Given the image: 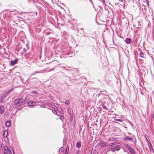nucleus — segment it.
<instances>
[{"label": "nucleus", "mask_w": 154, "mask_h": 154, "mask_svg": "<svg viewBox=\"0 0 154 154\" xmlns=\"http://www.w3.org/2000/svg\"><path fill=\"white\" fill-rule=\"evenodd\" d=\"M11 152V150L9 149L8 150H4V154H9Z\"/></svg>", "instance_id": "nucleus-11"}, {"label": "nucleus", "mask_w": 154, "mask_h": 154, "mask_svg": "<svg viewBox=\"0 0 154 154\" xmlns=\"http://www.w3.org/2000/svg\"><path fill=\"white\" fill-rule=\"evenodd\" d=\"M120 2H123L124 0H119Z\"/></svg>", "instance_id": "nucleus-32"}, {"label": "nucleus", "mask_w": 154, "mask_h": 154, "mask_svg": "<svg viewBox=\"0 0 154 154\" xmlns=\"http://www.w3.org/2000/svg\"><path fill=\"white\" fill-rule=\"evenodd\" d=\"M91 154H92V151H91Z\"/></svg>", "instance_id": "nucleus-37"}, {"label": "nucleus", "mask_w": 154, "mask_h": 154, "mask_svg": "<svg viewBox=\"0 0 154 154\" xmlns=\"http://www.w3.org/2000/svg\"><path fill=\"white\" fill-rule=\"evenodd\" d=\"M60 118L62 120V119H64V117L63 116H61L60 117Z\"/></svg>", "instance_id": "nucleus-29"}, {"label": "nucleus", "mask_w": 154, "mask_h": 154, "mask_svg": "<svg viewBox=\"0 0 154 154\" xmlns=\"http://www.w3.org/2000/svg\"><path fill=\"white\" fill-rule=\"evenodd\" d=\"M115 120L116 121H119L121 122H122L123 121V119H116Z\"/></svg>", "instance_id": "nucleus-21"}, {"label": "nucleus", "mask_w": 154, "mask_h": 154, "mask_svg": "<svg viewBox=\"0 0 154 154\" xmlns=\"http://www.w3.org/2000/svg\"><path fill=\"white\" fill-rule=\"evenodd\" d=\"M24 102V100L22 98H19L16 99L14 101V104L17 105V104L23 103Z\"/></svg>", "instance_id": "nucleus-2"}, {"label": "nucleus", "mask_w": 154, "mask_h": 154, "mask_svg": "<svg viewBox=\"0 0 154 154\" xmlns=\"http://www.w3.org/2000/svg\"><path fill=\"white\" fill-rule=\"evenodd\" d=\"M52 111L55 114H57V111L54 109H52Z\"/></svg>", "instance_id": "nucleus-23"}, {"label": "nucleus", "mask_w": 154, "mask_h": 154, "mask_svg": "<svg viewBox=\"0 0 154 154\" xmlns=\"http://www.w3.org/2000/svg\"><path fill=\"white\" fill-rule=\"evenodd\" d=\"M144 55V54L143 53H142V52H140V57H143Z\"/></svg>", "instance_id": "nucleus-18"}, {"label": "nucleus", "mask_w": 154, "mask_h": 154, "mask_svg": "<svg viewBox=\"0 0 154 154\" xmlns=\"http://www.w3.org/2000/svg\"><path fill=\"white\" fill-rule=\"evenodd\" d=\"M128 150L132 154H135L134 149H133L131 147L130 148H129Z\"/></svg>", "instance_id": "nucleus-10"}, {"label": "nucleus", "mask_w": 154, "mask_h": 154, "mask_svg": "<svg viewBox=\"0 0 154 154\" xmlns=\"http://www.w3.org/2000/svg\"><path fill=\"white\" fill-rule=\"evenodd\" d=\"M115 149L116 150L118 151L120 149V147L119 146H117L116 147Z\"/></svg>", "instance_id": "nucleus-22"}, {"label": "nucleus", "mask_w": 154, "mask_h": 154, "mask_svg": "<svg viewBox=\"0 0 154 154\" xmlns=\"http://www.w3.org/2000/svg\"><path fill=\"white\" fill-rule=\"evenodd\" d=\"M13 150V152H12L11 151V152H10V154H14V150L13 149H12Z\"/></svg>", "instance_id": "nucleus-30"}, {"label": "nucleus", "mask_w": 154, "mask_h": 154, "mask_svg": "<svg viewBox=\"0 0 154 154\" xmlns=\"http://www.w3.org/2000/svg\"><path fill=\"white\" fill-rule=\"evenodd\" d=\"M4 149H5V150L9 149H8V147L7 146H4Z\"/></svg>", "instance_id": "nucleus-25"}, {"label": "nucleus", "mask_w": 154, "mask_h": 154, "mask_svg": "<svg viewBox=\"0 0 154 154\" xmlns=\"http://www.w3.org/2000/svg\"><path fill=\"white\" fill-rule=\"evenodd\" d=\"M79 151H79H79H77V154H78L79 153Z\"/></svg>", "instance_id": "nucleus-35"}, {"label": "nucleus", "mask_w": 154, "mask_h": 154, "mask_svg": "<svg viewBox=\"0 0 154 154\" xmlns=\"http://www.w3.org/2000/svg\"><path fill=\"white\" fill-rule=\"evenodd\" d=\"M8 133V131L7 130H5L3 133V136L4 137L6 138Z\"/></svg>", "instance_id": "nucleus-12"}, {"label": "nucleus", "mask_w": 154, "mask_h": 154, "mask_svg": "<svg viewBox=\"0 0 154 154\" xmlns=\"http://www.w3.org/2000/svg\"><path fill=\"white\" fill-rule=\"evenodd\" d=\"M5 125L7 127H9L11 125V121L8 120L5 123Z\"/></svg>", "instance_id": "nucleus-13"}, {"label": "nucleus", "mask_w": 154, "mask_h": 154, "mask_svg": "<svg viewBox=\"0 0 154 154\" xmlns=\"http://www.w3.org/2000/svg\"><path fill=\"white\" fill-rule=\"evenodd\" d=\"M2 149V143L0 142V151Z\"/></svg>", "instance_id": "nucleus-26"}, {"label": "nucleus", "mask_w": 154, "mask_h": 154, "mask_svg": "<svg viewBox=\"0 0 154 154\" xmlns=\"http://www.w3.org/2000/svg\"><path fill=\"white\" fill-rule=\"evenodd\" d=\"M125 146L126 148H127L128 149H129V148H130L131 147L128 144H126L125 145Z\"/></svg>", "instance_id": "nucleus-20"}, {"label": "nucleus", "mask_w": 154, "mask_h": 154, "mask_svg": "<svg viewBox=\"0 0 154 154\" xmlns=\"http://www.w3.org/2000/svg\"><path fill=\"white\" fill-rule=\"evenodd\" d=\"M125 42L128 44H130L131 42V39L129 38H127L125 39Z\"/></svg>", "instance_id": "nucleus-5"}, {"label": "nucleus", "mask_w": 154, "mask_h": 154, "mask_svg": "<svg viewBox=\"0 0 154 154\" xmlns=\"http://www.w3.org/2000/svg\"><path fill=\"white\" fill-rule=\"evenodd\" d=\"M102 0V1H103V3H104V2H105V0Z\"/></svg>", "instance_id": "nucleus-34"}, {"label": "nucleus", "mask_w": 154, "mask_h": 154, "mask_svg": "<svg viewBox=\"0 0 154 154\" xmlns=\"http://www.w3.org/2000/svg\"><path fill=\"white\" fill-rule=\"evenodd\" d=\"M67 112L69 115H71L73 113L72 109L70 108H69L67 109Z\"/></svg>", "instance_id": "nucleus-7"}, {"label": "nucleus", "mask_w": 154, "mask_h": 154, "mask_svg": "<svg viewBox=\"0 0 154 154\" xmlns=\"http://www.w3.org/2000/svg\"><path fill=\"white\" fill-rule=\"evenodd\" d=\"M17 60H18L17 59H16L14 61H11V65L12 66H14L17 63Z\"/></svg>", "instance_id": "nucleus-6"}, {"label": "nucleus", "mask_w": 154, "mask_h": 154, "mask_svg": "<svg viewBox=\"0 0 154 154\" xmlns=\"http://www.w3.org/2000/svg\"><path fill=\"white\" fill-rule=\"evenodd\" d=\"M8 95L5 92L1 94L0 97V102L1 103H4L6 101V98Z\"/></svg>", "instance_id": "nucleus-1"}, {"label": "nucleus", "mask_w": 154, "mask_h": 154, "mask_svg": "<svg viewBox=\"0 0 154 154\" xmlns=\"http://www.w3.org/2000/svg\"><path fill=\"white\" fill-rule=\"evenodd\" d=\"M111 140V139L110 138H109V139H108V141H110Z\"/></svg>", "instance_id": "nucleus-33"}, {"label": "nucleus", "mask_w": 154, "mask_h": 154, "mask_svg": "<svg viewBox=\"0 0 154 154\" xmlns=\"http://www.w3.org/2000/svg\"><path fill=\"white\" fill-rule=\"evenodd\" d=\"M124 3H125V1H124Z\"/></svg>", "instance_id": "nucleus-36"}, {"label": "nucleus", "mask_w": 154, "mask_h": 154, "mask_svg": "<svg viewBox=\"0 0 154 154\" xmlns=\"http://www.w3.org/2000/svg\"><path fill=\"white\" fill-rule=\"evenodd\" d=\"M111 150L112 152H114L115 151V149L114 148H111Z\"/></svg>", "instance_id": "nucleus-27"}, {"label": "nucleus", "mask_w": 154, "mask_h": 154, "mask_svg": "<svg viewBox=\"0 0 154 154\" xmlns=\"http://www.w3.org/2000/svg\"><path fill=\"white\" fill-rule=\"evenodd\" d=\"M102 107H103V108L104 109H106L107 110V108L106 107H105V106L104 105H103L102 106Z\"/></svg>", "instance_id": "nucleus-28"}, {"label": "nucleus", "mask_w": 154, "mask_h": 154, "mask_svg": "<svg viewBox=\"0 0 154 154\" xmlns=\"http://www.w3.org/2000/svg\"><path fill=\"white\" fill-rule=\"evenodd\" d=\"M64 150V149L63 147H61L59 149V152H62Z\"/></svg>", "instance_id": "nucleus-19"}, {"label": "nucleus", "mask_w": 154, "mask_h": 154, "mask_svg": "<svg viewBox=\"0 0 154 154\" xmlns=\"http://www.w3.org/2000/svg\"><path fill=\"white\" fill-rule=\"evenodd\" d=\"M35 102L34 101H30L28 103V105L30 106H33L35 105Z\"/></svg>", "instance_id": "nucleus-4"}, {"label": "nucleus", "mask_w": 154, "mask_h": 154, "mask_svg": "<svg viewBox=\"0 0 154 154\" xmlns=\"http://www.w3.org/2000/svg\"><path fill=\"white\" fill-rule=\"evenodd\" d=\"M100 144L101 145V146L102 147H103L106 146V143L104 142L101 141L100 142Z\"/></svg>", "instance_id": "nucleus-9"}, {"label": "nucleus", "mask_w": 154, "mask_h": 154, "mask_svg": "<svg viewBox=\"0 0 154 154\" xmlns=\"http://www.w3.org/2000/svg\"><path fill=\"white\" fill-rule=\"evenodd\" d=\"M13 90V88H12L7 91H5V92L8 95L10 92L12 91Z\"/></svg>", "instance_id": "nucleus-16"}, {"label": "nucleus", "mask_w": 154, "mask_h": 154, "mask_svg": "<svg viewBox=\"0 0 154 154\" xmlns=\"http://www.w3.org/2000/svg\"><path fill=\"white\" fill-rule=\"evenodd\" d=\"M81 142L80 141L77 142L76 146L77 148H79L81 146Z\"/></svg>", "instance_id": "nucleus-8"}, {"label": "nucleus", "mask_w": 154, "mask_h": 154, "mask_svg": "<svg viewBox=\"0 0 154 154\" xmlns=\"http://www.w3.org/2000/svg\"><path fill=\"white\" fill-rule=\"evenodd\" d=\"M65 104L66 105H69L70 103L69 101V100H66L65 102Z\"/></svg>", "instance_id": "nucleus-24"}, {"label": "nucleus", "mask_w": 154, "mask_h": 154, "mask_svg": "<svg viewBox=\"0 0 154 154\" xmlns=\"http://www.w3.org/2000/svg\"><path fill=\"white\" fill-rule=\"evenodd\" d=\"M150 146L149 147V149L152 152L154 153V149H153L151 145L150 144Z\"/></svg>", "instance_id": "nucleus-15"}, {"label": "nucleus", "mask_w": 154, "mask_h": 154, "mask_svg": "<svg viewBox=\"0 0 154 154\" xmlns=\"http://www.w3.org/2000/svg\"><path fill=\"white\" fill-rule=\"evenodd\" d=\"M124 139L125 140H129L131 141H133V139L131 138H129L128 137H126L124 138Z\"/></svg>", "instance_id": "nucleus-14"}, {"label": "nucleus", "mask_w": 154, "mask_h": 154, "mask_svg": "<svg viewBox=\"0 0 154 154\" xmlns=\"http://www.w3.org/2000/svg\"><path fill=\"white\" fill-rule=\"evenodd\" d=\"M116 143H110V144L109 145V147H112V146H113L114 145H116Z\"/></svg>", "instance_id": "nucleus-17"}, {"label": "nucleus", "mask_w": 154, "mask_h": 154, "mask_svg": "<svg viewBox=\"0 0 154 154\" xmlns=\"http://www.w3.org/2000/svg\"><path fill=\"white\" fill-rule=\"evenodd\" d=\"M5 111L4 107L3 105L0 106V114H1L4 113Z\"/></svg>", "instance_id": "nucleus-3"}, {"label": "nucleus", "mask_w": 154, "mask_h": 154, "mask_svg": "<svg viewBox=\"0 0 154 154\" xmlns=\"http://www.w3.org/2000/svg\"><path fill=\"white\" fill-rule=\"evenodd\" d=\"M39 72H38V71H35V72H34V74H35L36 73H39Z\"/></svg>", "instance_id": "nucleus-31"}]
</instances>
